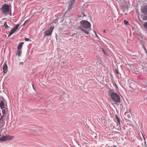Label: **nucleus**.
Returning a JSON list of instances; mask_svg holds the SVG:
<instances>
[{"mask_svg": "<svg viewBox=\"0 0 147 147\" xmlns=\"http://www.w3.org/2000/svg\"><path fill=\"white\" fill-rule=\"evenodd\" d=\"M28 21V20H26L24 22V24H26L27 22Z\"/></svg>", "mask_w": 147, "mask_h": 147, "instance_id": "c85d7f7f", "label": "nucleus"}, {"mask_svg": "<svg viewBox=\"0 0 147 147\" xmlns=\"http://www.w3.org/2000/svg\"><path fill=\"white\" fill-rule=\"evenodd\" d=\"M13 136H7V138L8 140H10L13 138Z\"/></svg>", "mask_w": 147, "mask_h": 147, "instance_id": "aec40b11", "label": "nucleus"}, {"mask_svg": "<svg viewBox=\"0 0 147 147\" xmlns=\"http://www.w3.org/2000/svg\"><path fill=\"white\" fill-rule=\"evenodd\" d=\"M0 9L1 10L2 13L5 14L7 15L9 13V6L6 4H4Z\"/></svg>", "mask_w": 147, "mask_h": 147, "instance_id": "f03ea898", "label": "nucleus"}, {"mask_svg": "<svg viewBox=\"0 0 147 147\" xmlns=\"http://www.w3.org/2000/svg\"><path fill=\"white\" fill-rule=\"evenodd\" d=\"M54 23L56 24H57L58 23V20L57 18H56L54 20L53 24H52V25H53V24Z\"/></svg>", "mask_w": 147, "mask_h": 147, "instance_id": "f3484780", "label": "nucleus"}, {"mask_svg": "<svg viewBox=\"0 0 147 147\" xmlns=\"http://www.w3.org/2000/svg\"><path fill=\"white\" fill-rule=\"evenodd\" d=\"M75 35V34H72V36H74V35Z\"/></svg>", "mask_w": 147, "mask_h": 147, "instance_id": "7c9ffc66", "label": "nucleus"}, {"mask_svg": "<svg viewBox=\"0 0 147 147\" xmlns=\"http://www.w3.org/2000/svg\"><path fill=\"white\" fill-rule=\"evenodd\" d=\"M3 69L4 73L5 74L6 73L7 70V63H4Z\"/></svg>", "mask_w": 147, "mask_h": 147, "instance_id": "6e6552de", "label": "nucleus"}, {"mask_svg": "<svg viewBox=\"0 0 147 147\" xmlns=\"http://www.w3.org/2000/svg\"><path fill=\"white\" fill-rule=\"evenodd\" d=\"M102 51H103V52L104 53H105V52H104V50L103 49Z\"/></svg>", "mask_w": 147, "mask_h": 147, "instance_id": "f704fd0d", "label": "nucleus"}, {"mask_svg": "<svg viewBox=\"0 0 147 147\" xmlns=\"http://www.w3.org/2000/svg\"><path fill=\"white\" fill-rule=\"evenodd\" d=\"M25 40L26 41H31V40L30 39H29L28 38H25Z\"/></svg>", "mask_w": 147, "mask_h": 147, "instance_id": "5701e85b", "label": "nucleus"}, {"mask_svg": "<svg viewBox=\"0 0 147 147\" xmlns=\"http://www.w3.org/2000/svg\"><path fill=\"white\" fill-rule=\"evenodd\" d=\"M75 0H71L69 4V5L68 8V10H70L72 9L73 7V5L75 3Z\"/></svg>", "mask_w": 147, "mask_h": 147, "instance_id": "423d86ee", "label": "nucleus"}, {"mask_svg": "<svg viewBox=\"0 0 147 147\" xmlns=\"http://www.w3.org/2000/svg\"><path fill=\"white\" fill-rule=\"evenodd\" d=\"M116 147V146L115 145H113V147Z\"/></svg>", "mask_w": 147, "mask_h": 147, "instance_id": "2f4dec72", "label": "nucleus"}, {"mask_svg": "<svg viewBox=\"0 0 147 147\" xmlns=\"http://www.w3.org/2000/svg\"><path fill=\"white\" fill-rule=\"evenodd\" d=\"M141 10L142 12L143 13L145 14H147V6H145L142 8Z\"/></svg>", "mask_w": 147, "mask_h": 147, "instance_id": "1a4fd4ad", "label": "nucleus"}, {"mask_svg": "<svg viewBox=\"0 0 147 147\" xmlns=\"http://www.w3.org/2000/svg\"><path fill=\"white\" fill-rule=\"evenodd\" d=\"M0 107L1 109L7 107V106L4 104V103L2 101H1L0 102Z\"/></svg>", "mask_w": 147, "mask_h": 147, "instance_id": "9d476101", "label": "nucleus"}, {"mask_svg": "<svg viewBox=\"0 0 147 147\" xmlns=\"http://www.w3.org/2000/svg\"><path fill=\"white\" fill-rule=\"evenodd\" d=\"M82 26L85 29H88L90 28V23L86 20H82L80 22Z\"/></svg>", "mask_w": 147, "mask_h": 147, "instance_id": "7ed1b4c3", "label": "nucleus"}, {"mask_svg": "<svg viewBox=\"0 0 147 147\" xmlns=\"http://www.w3.org/2000/svg\"><path fill=\"white\" fill-rule=\"evenodd\" d=\"M94 32L95 33V35H96V36L97 37H98V36H97L96 34V33L95 32Z\"/></svg>", "mask_w": 147, "mask_h": 147, "instance_id": "c756f323", "label": "nucleus"}, {"mask_svg": "<svg viewBox=\"0 0 147 147\" xmlns=\"http://www.w3.org/2000/svg\"><path fill=\"white\" fill-rule=\"evenodd\" d=\"M104 32L105 33L106 32V30H104Z\"/></svg>", "mask_w": 147, "mask_h": 147, "instance_id": "473e14b6", "label": "nucleus"}, {"mask_svg": "<svg viewBox=\"0 0 147 147\" xmlns=\"http://www.w3.org/2000/svg\"><path fill=\"white\" fill-rule=\"evenodd\" d=\"M124 24L125 25H127L128 23V22L127 21H125V20H124Z\"/></svg>", "mask_w": 147, "mask_h": 147, "instance_id": "b1692460", "label": "nucleus"}, {"mask_svg": "<svg viewBox=\"0 0 147 147\" xmlns=\"http://www.w3.org/2000/svg\"><path fill=\"white\" fill-rule=\"evenodd\" d=\"M138 17L140 19V17H139V16H138Z\"/></svg>", "mask_w": 147, "mask_h": 147, "instance_id": "4c0bfd02", "label": "nucleus"}, {"mask_svg": "<svg viewBox=\"0 0 147 147\" xmlns=\"http://www.w3.org/2000/svg\"><path fill=\"white\" fill-rule=\"evenodd\" d=\"M23 64V62H20L19 63L20 65H22Z\"/></svg>", "mask_w": 147, "mask_h": 147, "instance_id": "a878e982", "label": "nucleus"}, {"mask_svg": "<svg viewBox=\"0 0 147 147\" xmlns=\"http://www.w3.org/2000/svg\"><path fill=\"white\" fill-rule=\"evenodd\" d=\"M20 25L19 24H17L16 26L14 28H12V30H11L9 34L8 35V36H10L11 34H12L18 28V27Z\"/></svg>", "mask_w": 147, "mask_h": 147, "instance_id": "39448f33", "label": "nucleus"}, {"mask_svg": "<svg viewBox=\"0 0 147 147\" xmlns=\"http://www.w3.org/2000/svg\"><path fill=\"white\" fill-rule=\"evenodd\" d=\"M79 29L83 32L84 33L86 34H89V30H86L85 28H84L81 26L78 27Z\"/></svg>", "mask_w": 147, "mask_h": 147, "instance_id": "0eeeda50", "label": "nucleus"}, {"mask_svg": "<svg viewBox=\"0 0 147 147\" xmlns=\"http://www.w3.org/2000/svg\"><path fill=\"white\" fill-rule=\"evenodd\" d=\"M127 116H128V117H130V115H129V116H128V115H127Z\"/></svg>", "mask_w": 147, "mask_h": 147, "instance_id": "ea45409f", "label": "nucleus"}, {"mask_svg": "<svg viewBox=\"0 0 147 147\" xmlns=\"http://www.w3.org/2000/svg\"><path fill=\"white\" fill-rule=\"evenodd\" d=\"M23 44V42H20L17 48L18 50H20L22 49V46Z\"/></svg>", "mask_w": 147, "mask_h": 147, "instance_id": "ddd939ff", "label": "nucleus"}, {"mask_svg": "<svg viewBox=\"0 0 147 147\" xmlns=\"http://www.w3.org/2000/svg\"><path fill=\"white\" fill-rule=\"evenodd\" d=\"M127 116H128V117H130V115H129V116H128V115H127Z\"/></svg>", "mask_w": 147, "mask_h": 147, "instance_id": "58836bf2", "label": "nucleus"}, {"mask_svg": "<svg viewBox=\"0 0 147 147\" xmlns=\"http://www.w3.org/2000/svg\"><path fill=\"white\" fill-rule=\"evenodd\" d=\"M4 26L5 27V29H8V28L9 27L7 25V23L6 22H5L4 23Z\"/></svg>", "mask_w": 147, "mask_h": 147, "instance_id": "a211bd4d", "label": "nucleus"}, {"mask_svg": "<svg viewBox=\"0 0 147 147\" xmlns=\"http://www.w3.org/2000/svg\"><path fill=\"white\" fill-rule=\"evenodd\" d=\"M138 38L140 42V43L142 44H143L142 42H144V40H145L144 38H143L142 37L140 36H138Z\"/></svg>", "mask_w": 147, "mask_h": 147, "instance_id": "9b49d317", "label": "nucleus"}, {"mask_svg": "<svg viewBox=\"0 0 147 147\" xmlns=\"http://www.w3.org/2000/svg\"><path fill=\"white\" fill-rule=\"evenodd\" d=\"M6 107H7L3 108L2 109V113L3 115L6 114L7 112L8 109Z\"/></svg>", "mask_w": 147, "mask_h": 147, "instance_id": "f8f14e48", "label": "nucleus"}, {"mask_svg": "<svg viewBox=\"0 0 147 147\" xmlns=\"http://www.w3.org/2000/svg\"><path fill=\"white\" fill-rule=\"evenodd\" d=\"M11 13V11H10V12L9 14H10Z\"/></svg>", "mask_w": 147, "mask_h": 147, "instance_id": "c9c22d12", "label": "nucleus"}, {"mask_svg": "<svg viewBox=\"0 0 147 147\" xmlns=\"http://www.w3.org/2000/svg\"><path fill=\"white\" fill-rule=\"evenodd\" d=\"M144 26L145 28L147 29V22L144 24Z\"/></svg>", "mask_w": 147, "mask_h": 147, "instance_id": "412c9836", "label": "nucleus"}, {"mask_svg": "<svg viewBox=\"0 0 147 147\" xmlns=\"http://www.w3.org/2000/svg\"><path fill=\"white\" fill-rule=\"evenodd\" d=\"M109 94L111 95V98L113 101L116 102L120 101V97L117 93L112 92V90H111L109 91Z\"/></svg>", "mask_w": 147, "mask_h": 147, "instance_id": "f257e3e1", "label": "nucleus"}, {"mask_svg": "<svg viewBox=\"0 0 147 147\" xmlns=\"http://www.w3.org/2000/svg\"><path fill=\"white\" fill-rule=\"evenodd\" d=\"M115 117H116V119L119 118V117L117 115H116Z\"/></svg>", "mask_w": 147, "mask_h": 147, "instance_id": "bb28decb", "label": "nucleus"}, {"mask_svg": "<svg viewBox=\"0 0 147 147\" xmlns=\"http://www.w3.org/2000/svg\"><path fill=\"white\" fill-rule=\"evenodd\" d=\"M117 122L118 123L119 125V127H118V128L117 129L119 131L121 129V128L120 127V125H121V123H120V119L119 118V119H117Z\"/></svg>", "mask_w": 147, "mask_h": 147, "instance_id": "2eb2a0df", "label": "nucleus"}, {"mask_svg": "<svg viewBox=\"0 0 147 147\" xmlns=\"http://www.w3.org/2000/svg\"><path fill=\"white\" fill-rule=\"evenodd\" d=\"M142 19L143 20H147V16H144L142 17Z\"/></svg>", "mask_w": 147, "mask_h": 147, "instance_id": "6ab92c4d", "label": "nucleus"}, {"mask_svg": "<svg viewBox=\"0 0 147 147\" xmlns=\"http://www.w3.org/2000/svg\"><path fill=\"white\" fill-rule=\"evenodd\" d=\"M132 84H131V85L130 86V87L132 88V89H134L136 88V85H135V86L134 87H132Z\"/></svg>", "mask_w": 147, "mask_h": 147, "instance_id": "4be33fe9", "label": "nucleus"}, {"mask_svg": "<svg viewBox=\"0 0 147 147\" xmlns=\"http://www.w3.org/2000/svg\"><path fill=\"white\" fill-rule=\"evenodd\" d=\"M54 28V26L51 25L49 29L46 30L44 32V36H50L52 35V33L53 31V30Z\"/></svg>", "mask_w": 147, "mask_h": 147, "instance_id": "20e7f679", "label": "nucleus"}, {"mask_svg": "<svg viewBox=\"0 0 147 147\" xmlns=\"http://www.w3.org/2000/svg\"><path fill=\"white\" fill-rule=\"evenodd\" d=\"M17 53L16 54V55H18V56H21V54H22V51H17Z\"/></svg>", "mask_w": 147, "mask_h": 147, "instance_id": "dca6fc26", "label": "nucleus"}, {"mask_svg": "<svg viewBox=\"0 0 147 147\" xmlns=\"http://www.w3.org/2000/svg\"><path fill=\"white\" fill-rule=\"evenodd\" d=\"M26 24H24V23L23 24V25H24Z\"/></svg>", "mask_w": 147, "mask_h": 147, "instance_id": "e433bc0d", "label": "nucleus"}, {"mask_svg": "<svg viewBox=\"0 0 147 147\" xmlns=\"http://www.w3.org/2000/svg\"><path fill=\"white\" fill-rule=\"evenodd\" d=\"M94 138H95V137H96V134L94 133Z\"/></svg>", "mask_w": 147, "mask_h": 147, "instance_id": "cd10ccee", "label": "nucleus"}, {"mask_svg": "<svg viewBox=\"0 0 147 147\" xmlns=\"http://www.w3.org/2000/svg\"><path fill=\"white\" fill-rule=\"evenodd\" d=\"M8 140L7 136H5L0 138V140L1 141H5Z\"/></svg>", "mask_w": 147, "mask_h": 147, "instance_id": "4468645a", "label": "nucleus"}, {"mask_svg": "<svg viewBox=\"0 0 147 147\" xmlns=\"http://www.w3.org/2000/svg\"><path fill=\"white\" fill-rule=\"evenodd\" d=\"M127 116H128V117H130V115H129V116H128V115H127Z\"/></svg>", "mask_w": 147, "mask_h": 147, "instance_id": "a19ab883", "label": "nucleus"}, {"mask_svg": "<svg viewBox=\"0 0 147 147\" xmlns=\"http://www.w3.org/2000/svg\"><path fill=\"white\" fill-rule=\"evenodd\" d=\"M115 73H117V74H119V72H118V70L117 69H116L115 70Z\"/></svg>", "mask_w": 147, "mask_h": 147, "instance_id": "393cba45", "label": "nucleus"}, {"mask_svg": "<svg viewBox=\"0 0 147 147\" xmlns=\"http://www.w3.org/2000/svg\"><path fill=\"white\" fill-rule=\"evenodd\" d=\"M143 137H144V140H145V137L144 136H143Z\"/></svg>", "mask_w": 147, "mask_h": 147, "instance_id": "72a5a7b5", "label": "nucleus"}]
</instances>
